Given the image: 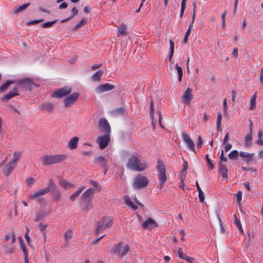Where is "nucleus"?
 <instances>
[{"label": "nucleus", "instance_id": "5", "mask_svg": "<svg viewBox=\"0 0 263 263\" xmlns=\"http://www.w3.org/2000/svg\"><path fill=\"white\" fill-rule=\"evenodd\" d=\"M149 183L148 178L140 174L136 176L133 182V187L136 190L146 187Z\"/></svg>", "mask_w": 263, "mask_h": 263}, {"label": "nucleus", "instance_id": "34", "mask_svg": "<svg viewBox=\"0 0 263 263\" xmlns=\"http://www.w3.org/2000/svg\"><path fill=\"white\" fill-rule=\"evenodd\" d=\"M169 43H170V53L169 55L168 60L170 62H171L173 54H174V43L172 40H170Z\"/></svg>", "mask_w": 263, "mask_h": 263}, {"label": "nucleus", "instance_id": "27", "mask_svg": "<svg viewBox=\"0 0 263 263\" xmlns=\"http://www.w3.org/2000/svg\"><path fill=\"white\" fill-rule=\"evenodd\" d=\"M43 163L44 164L54 163V155H46L43 157Z\"/></svg>", "mask_w": 263, "mask_h": 263}, {"label": "nucleus", "instance_id": "7", "mask_svg": "<svg viewBox=\"0 0 263 263\" xmlns=\"http://www.w3.org/2000/svg\"><path fill=\"white\" fill-rule=\"evenodd\" d=\"M71 91L72 89L71 87H64L54 91L52 95V97L57 98H61L69 94Z\"/></svg>", "mask_w": 263, "mask_h": 263}, {"label": "nucleus", "instance_id": "2", "mask_svg": "<svg viewBox=\"0 0 263 263\" xmlns=\"http://www.w3.org/2000/svg\"><path fill=\"white\" fill-rule=\"evenodd\" d=\"M129 250V246L121 242L117 245H115L111 252L118 257H123L127 254Z\"/></svg>", "mask_w": 263, "mask_h": 263}, {"label": "nucleus", "instance_id": "43", "mask_svg": "<svg viewBox=\"0 0 263 263\" xmlns=\"http://www.w3.org/2000/svg\"><path fill=\"white\" fill-rule=\"evenodd\" d=\"M53 195H54L53 200L55 201H58L60 200L61 196H62V193L60 190H57L53 193H52Z\"/></svg>", "mask_w": 263, "mask_h": 263}, {"label": "nucleus", "instance_id": "18", "mask_svg": "<svg viewBox=\"0 0 263 263\" xmlns=\"http://www.w3.org/2000/svg\"><path fill=\"white\" fill-rule=\"evenodd\" d=\"M54 105L52 103L47 102L41 104L39 106V108L44 111H47L48 112H52L54 110Z\"/></svg>", "mask_w": 263, "mask_h": 263}, {"label": "nucleus", "instance_id": "16", "mask_svg": "<svg viewBox=\"0 0 263 263\" xmlns=\"http://www.w3.org/2000/svg\"><path fill=\"white\" fill-rule=\"evenodd\" d=\"M50 211H46L44 210H41L36 212L34 221L38 222L45 218L47 215L50 214Z\"/></svg>", "mask_w": 263, "mask_h": 263}, {"label": "nucleus", "instance_id": "48", "mask_svg": "<svg viewBox=\"0 0 263 263\" xmlns=\"http://www.w3.org/2000/svg\"><path fill=\"white\" fill-rule=\"evenodd\" d=\"M186 0H182L181 3L180 16L182 17L185 9Z\"/></svg>", "mask_w": 263, "mask_h": 263}, {"label": "nucleus", "instance_id": "49", "mask_svg": "<svg viewBox=\"0 0 263 263\" xmlns=\"http://www.w3.org/2000/svg\"><path fill=\"white\" fill-rule=\"evenodd\" d=\"M242 168L246 172L254 173L256 172V170L253 168L252 167L244 166L242 167Z\"/></svg>", "mask_w": 263, "mask_h": 263}, {"label": "nucleus", "instance_id": "31", "mask_svg": "<svg viewBox=\"0 0 263 263\" xmlns=\"http://www.w3.org/2000/svg\"><path fill=\"white\" fill-rule=\"evenodd\" d=\"M60 184L64 189H67L70 187H72L74 186V185L66 181V180H64L63 179H61L60 180Z\"/></svg>", "mask_w": 263, "mask_h": 263}, {"label": "nucleus", "instance_id": "21", "mask_svg": "<svg viewBox=\"0 0 263 263\" xmlns=\"http://www.w3.org/2000/svg\"><path fill=\"white\" fill-rule=\"evenodd\" d=\"M79 141V139L78 137H72L71 139H70V140L68 142V146L69 148L70 149H76L78 146Z\"/></svg>", "mask_w": 263, "mask_h": 263}, {"label": "nucleus", "instance_id": "63", "mask_svg": "<svg viewBox=\"0 0 263 263\" xmlns=\"http://www.w3.org/2000/svg\"><path fill=\"white\" fill-rule=\"evenodd\" d=\"M203 143V141L202 140V138L201 136H198V141L197 142V146L198 147H201L202 146V144Z\"/></svg>", "mask_w": 263, "mask_h": 263}, {"label": "nucleus", "instance_id": "13", "mask_svg": "<svg viewBox=\"0 0 263 263\" xmlns=\"http://www.w3.org/2000/svg\"><path fill=\"white\" fill-rule=\"evenodd\" d=\"M182 137L184 142L187 145L189 148L195 152V145L191 137L186 133H182Z\"/></svg>", "mask_w": 263, "mask_h": 263}, {"label": "nucleus", "instance_id": "17", "mask_svg": "<svg viewBox=\"0 0 263 263\" xmlns=\"http://www.w3.org/2000/svg\"><path fill=\"white\" fill-rule=\"evenodd\" d=\"M114 88V86L108 83H105L99 85L97 88V91L102 93L105 91H109Z\"/></svg>", "mask_w": 263, "mask_h": 263}, {"label": "nucleus", "instance_id": "59", "mask_svg": "<svg viewBox=\"0 0 263 263\" xmlns=\"http://www.w3.org/2000/svg\"><path fill=\"white\" fill-rule=\"evenodd\" d=\"M183 259H185L189 263H194L195 260V258L193 257L188 256L186 255L184 256Z\"/></svg>", "mask_w": 263, "mask_h": 263}, {"label": "nucleus", "instance_id": "11", "mask_svg": "<svg viewBox=\"0 0 263 263\" xmlns=\"http://www.w3.org/2000/svg\"><path fill=\"white\" fill-rule=\"evenodd\" d=\"M81 209L84 212L90 211L93 208V204L90 200L80 199Z\"/></svg>", "mask_w": 263, "mask_h": 263}, {"label": "nucleus", "instance_id": "14", "mask_svg": "<svg viewBox=\"0 0 263 263\" xmlns=\"http://www.w3.org/2000/svg\"><path fill=\"white\" fill-rule=\"evenodd\" d=\"M158 226L157 222L152 218H148L142 224L143 229H148L150 228L157 227Z\"/></svg>", "mask_w": 263, "mask_h": 263}, {"label": "nucleus", "instance_id": "36", "mask_svg": "<svg viewBox=\"0 0 263 263\" xmlns=\"http://www.w3.org/2000/svg\"><path fill=\"white\" fill-rule=\"evenodd\" d=\"M256 93L254 94L250 100V110H253L255 108V105H256Z\"/></svg>", "mask_w": 263, "mask_h": 263}, {"label": "nucleus", "instance_id": "38", "mask_svg": "<svg viewBox=\"0 0 263 263\" xmlns=\"http://www.w3.org/2000/svg\"><path fill=\"white\" fill-rule=\"evenodd\" d=\"M127 164H141L140 161L138 159L137 156H132L128 161Z\"/></svg>", "mask_w": 263, "mask_h": 263}, {"label": "nucleus", "instance_id": "10", "mask_svg": "<svg viewBox=\"0 0 263 263\" xmlns=\"http://www.w3.org/2000/svg\"><path fill=\"white\" fill-rule=\"evenodd\" d=\"M193 98L194 96L192 94V89L191 88H187L183 93L182 101L186 104H190L191 101L193 99Z\"/></svg>", "mask_w": 263, "mask_h": 263}, {"label": "nucleus", "instance_id": "42", "mask_svg": "<svg viewBox=\"0 0 263 263\" xmlns=\"http://www.w3.org/2000/svg\"><path fill=\"white\" fill-rule=\"evenodd\" d=\"M30 5V3L24 4L20 6H19L17 9L14 10V13H18L25 9H26Z\"/></svg>", "mask_w": 263, "mask_h": 263}, {"label": "nucleus", "instance_id": "9", "mask_svg": "<svg viewBox=\"0 0 263 263\" xmlns=\"http://www.w3.org/2000/svg\"><path fill=\"white\" fill-rule=\"evenodd\" d=\"M97 141L100 148L103 149L108 145L110 141V136L107 134L103 136H100L98 137Z\"/></svg>", "mask_w": 263, "mask_h": 263}, {"label": "nucleus", "instance_id": "8", "mask_svg": "<svg viewBox=\"0 0 263 263\" xmlns=\"http://www.w3.org/2000/svg\"><path fill=\"white\" fill-rule=\"evenodd\" d=\"M79 95V93L74 92L66 97L64 99L65 107L66 108L70 107L74 103V102L78 99Z\"/></svg>", "mask_w": 263, "mask_h": 263}, {"label": "nucleus", "instance_id": "58", "mask_svg": "<svg viewBox=\"0 0 263 263\" xmlns=\"http://www.w3.org/2000/svg\"><path fill=\"white\" fill-rule=\"evenodd\" d=\"M5 251L7 254H11L13 251V248L11 246L6 245L5 246Z\"/></svg>", "mask_w": 263, "mask_h": 263}, {"label": "nucleus", "instance_id": "33", "mask_svg": "<svg viewBox=\"0 0 263 263\" xmlns=\"http://www.w3.org/2000/svg\"><path fill=\"white\" fill-rule=\"evenodd\" d=\"M239 153L237 150H233L231 151L228 155V157L230 159L236 160L237 159Z\"/></svg>", "mask_w": 263, "mask_h": 263}, {"label": "nucleus", "instance_id": "28", "mask_svg": "<svg viewBox=\"0 0 263 263\" xmlns=\"http://www.w3.org/2000/svg\"><path fill=\"white\" fill-rule=\"evenodd\" d=\"M218 171L223 179L228 178V170L226 165H219Z\"/></svg>", "mask_w": 263, "mask_h": 263}, {"label": "nucleus", "instance_id": "39", "mask_svg": "<svg viewBox=\"0 0 263 263\" xmlns=\"http://www.w3.org/2000/svg\"><path fill=\"white\" fill-rule=\"evenodd\" d=\"M175 68L178 72V80L179 82H181L182 80V74H183L182 68L180 66H179L177 64H176Z\"/></svg>", "mask_w": 263, "mask_h": 263}, {"label": "nucleus", "instance_id": "60", "mask_svg": "<svg viewBox=\"0 0 263 263\" xmlns=\"http://www.w3.org/2000/svg\"><path fill=\"white\" fill-rule=\"evenodd\" d=\"M104 236L105 235L96 238L95 240L92 241L91 244L92 245H97L100 242V241L104 237Z\"/></svg>", "mask_w": 263, "mask_h": 263}, {"label": "nucleus", "instance_id": "47", "mask_svg": "<svg viewBox=\"0 0 263 263\" xmlns=\"http://www.w3.org/2000/svg\"><path fill=\"white\" fill-rule=\"evenodd\" d=\"M72 236V233L71 231H67L64 234V239L67 241H68L69 239H71Z\"/></svg>", "mask_w": 263, "mask_h": 263}, {"label": "nucleus", "instance_id": "37", "mask_svg": "<svg viewBox=\"0 0 263 263\" xmlns=\"http://www.w3.org/2000/svg\"><path fill=\"white\" fill-rule=\"evenodd\" d=\"M10 239H11V243L13 244L15 242V235L14 232H12L10 235L7 234L5 237V240L6 241L9 240Z\"/></svg>", "mask_w": 263, "mask_h": 263}, {"label": "nucleus", "instance_id": "23", "mask_svg": "<svg viewBox=\"0 0 263 263\" xmlns=\"http://www.w3.org/2000/svg\"><path fill=\"white\" fill-rule=\"evenodd\" d=\"M253 136L252 134L248 133L245 137L244 145L246 147H250L252 145Z\"/></svg>", "mask_w": 263, "mask_h": 263}, {"label": "nucleus", "instance_id": "64", "mask_svg": "<svg viewBox=\"0 0 263 263\" xmlns=\"http://www.w3.org/2000/svg\"><path fill=\"white\" fill-rule=\"evenodd\" d=\"M232 144L229 143H226L224 147V151L227 152L232 148Z\"/></svg>", "mask_w": 263, "mask_h": 263}, {"label": "nucleus", "instance_id": "61", "mask_svg": "<svg viewBox=\"0 0 263 263\" xmlns=\"http://www.w3.org/2000/svg\"><path fill=\"white\" fill-rule=\"evenodd\" d=\"M177 253H178V257L180 258H183V257H184V256L185 255H184L183 252H182V248H179L178 249V250L177 251Z\"/></svg>", "mask_w": 263, "mask_h": 263}, {"label": "nucleus", "instance_id": "26", "mask_svg": "<svg viewBox=\"0 0 263 263\" xmlns=\"http://www.w3.org/2000/svg\"><path fill=\"white\" fill-rule=\"evenodd\" d=\"M67 159V156L64 154L54 155V163H61Z\"/></svg>", "mask_w": 263, "mask_h": 263}, {"label": "nucleus", "instance_id": "22", "mask_svg": "<svg viewBox=\"0 0 263 263\" xmlns=\"http://www.w3.org/2000/svg\"><path fill=\"white\" fill-rule=\"evenodd\" d=\"M254 155V153H249L242 151H240L239 154V157L243 158L247 162H249L252 159Z\"/></svg>", "mask_w": 263, "mask_h": 263}, {"label": "nucleus", "instance_id": "53", "mask_svg": "<svg viewBox=\"0 0 263 263\" xmlns=\"http://www.w3.org/2000/svg\"><path fill=\"white\" fill-rule=\"evenodd\" d=\"M89 184L91 185H92L94 187H95L97 190H99V191L101 190L100 187H99V184L97 183V182L93 180H90L89 181Z\"/></svg>", "mask_w": 263, "mask_h": 263}, {"label": "nucleus", "instance_id": "51", "mask_svg": "<svg viewBox=\"0 0 263 263\" xmlns=\"http://www.w3.org/2000/svg\"><path fill=\"white\" fill-rule=\"evenodd\" d=\"M37 200V202L38 203L41 205H46V201L44 198H41L40 196L37 197L36 199H35Z\"/></svg>", "mask_w": 263, "mask_h": 263}, {"label": "nucleus", "instance_id": "41", "mask_svg": "<svg viewBox=\"0 0 263 263\" xmlns=\"http://www.w3.org/2000/svg\"><path fill=\"white\" fill-rule=\"evenodd\" d=\"M126 26L125 25H122L121 26L118 30V33H117V36H120L122 35H126L127 33L126 31Z\"/></svg>", "mask_w": 263, "mask_h": 263}, {"label": "nucleus", "instance_id": "46", "mask_svg": "<svg viewBox=\"0 0 263 263\" xmlns=\"http://www.w3.org/2000/svg\"><path fill=\"white\" fill-rule=\"evenodd\" d=\"M57 20H54L53 21H50L46 22L42 25V27L43 28H49L51 27L53 25H54Z\"/></svg>", "mask_w": 263, "mask_h": 263}, {"label": "nucleus", "instance_id": "3", "mask_svg": "<svg viewBox=\"0 0 263 263\" xmlns=\"http://www.w3.org/2000/svg\"><path fill=\"white\" fill-rule=\"evenodd\" d=\"M112 219L110 217H105L101 219V220L97 222L95 229L96 235L111 227L112 225Z\"/></svg>", "mask_w": 263, "mask_h": 263}, {"label": "nucleus", "instance_id": "50", "mask_svg": "<svg viewBox=\"0 0 263 263\" xmlns=\"http://www.w3.org/2000/svg\"><path fill=\"white\" fill-rule=\"evenodd\" d=\"M198 192V196L199 201L200 202L203 203L204 201V194L202 191H200Z\"/></svg>", "mask_w": 263, "mask_h": 263}, {"label": "nucleus", "instance_id": "52", "mask_svg": "<svg viewBox=\"0 0 263 263\" xmlns=\"http://www.w3.org/2000/svg\"><path fill=\"white\" fill-rule=\"evenodd\" d=\"M227 15V11L225 10L223 13L221 15V18H222V25H221V27H222L223 28H225V22H226V20H225V18H226V16Z\"/></svg>", "mask_w": 263, "mask_h": 263}, {"label": "nucleus", "instance_id": "30", "mask_svg": "<svg viewBox=\"0 0 263 263\" xmlns=\"http://www.w3.org/2000/svg\"><path fill=\"white\" fill-rule=\"evenodd\" d=\"M129 169L134 171H142L146 168V165H127Z\"/></svg>", "mask_w": 263, "mask_h": 263}, {"label": "nucleus", "instance_id": "29", "mask_svg": "<svg viewBox=\"0 0 263 263\" xmlns=\"http://www.w3.org/2000/svg\"><path fill=\"white\" fill-rule=\"evenodd\" d=\"M38 226L41 232L43 234V237L45 240L46 238L47 228L48 227V224L41 222L38 224Z\"/></svg>", "mask_w": 263, "mask_h": 263}, {"label": "nucleus", "instance_id": "15", "mask_svg": "<svg viewBox=\"0 0 263 263\" xmlns=\"http://www.w3.org/2000/svg\"><path fill=\"white\" fill-rule=\"evenodd\" d=\"M95 192V189L89 188L84 192L80 197L81 200H90L92 199Z\"/></svg>", "mask_w": 263, "mask_h": 263}, {"label": "nucleus", "instance_id": "12", "mask_svg": "<svg viewBox=\"0 0 263 263\" xmlns=\"http://www.w3.org/2000/svg\"><path fill=\"white\" fill-rule=\"evenodd\" d=\"M99 126L100 128L105 134H109L110 127L107 120L104 118L101 119L99 122Z\"/></svg>", "mask_w": 263, "mask_h": 263}, {"label": "nucleus", "instance_id": "56", "mask_svg": "<svg viewBox=\"0 0 263 263\" xmlns=\"http://www.w3.org/2000/svg\"><path fill=\"white\" fill-rule=\"evenodd\" d=\"M35 181L33 178H30L26 180V183L29 187H31L32 185L34 183Z\"/></svg>", "mask_w": 263, "mask_h": 263}, {"label": "nucleus", "instance_id": "35", "mask_svg": "<svg viewBox=\"0 0 263 263\" xmlns=\"http://www.w3.org/2000/svg\"><path fill=\"white\" fill-rule=\"evenodd\" d=\"M104 72L103 70H99L96 72L92 76V79L95 81H99L100 80V78L103 75Z\"/></svg>", "mask_w": 263, "mask_h": 263}, {"label": "nucleus", "instance_id": "6", "mask_svg": "<svg viewBox=\"0 0 263 263\" xmlns=\"http://www.w3.org/2000/svg\"><path fill=\"white\" fill-rule=\"evenodd\" d=\"M17 85L18 88L25 90H31L32 86H37L35 83L32 82L29 79H24L23 80H18L17 81Z\"/></svg>", "mask_w": 263, "mask_h": 263}, {"label": "nucleus", "instance_id": "24", "mask_svg": "<svg viewBox=\"0 0 263 263\" xmlns=\"http://www.w3.org/2000/svg\"><path fill=\"white\" fill-rule=\"evenodd\" d=\"M14 168L13 165H0V169L2 171L4 175L8 176Z\"/></svg>", "mask_w": 263, "mask_h": 263}, {"label": "nucleus", "instance_id": "40", "mask_svg": "<svg viewBox=\"0 0 263 263\" xmlns=\"http://www.w3.org/2000/svg\"><path fill=\"white\" fill-rule=\"evenodd\" d=\"M87 21L86 18L82 19L73 29V31H76L78 28L83 27L87 24Z\"/></svg>", "mask_w": 263, "mask_h": 263}, {"label": "nucleus", "instance_id": "55", "mask_svg": "<svg viewBox=\"0 0 263 263\" xmlns=\"http://www.w3.org/2000/svg\"><path fill=\"white\" fill-rule=\"evenodd\" d=\"M124 200H125V203L128 206H132V204H133V202H132V201L130 200L129 197L128 196H125L124 197Z\"/></svg>", "mask_w": 263, "mask_h": 263}, {"label": "nucleus", "instance_id": "19", "mask_svg": "<svg viewBox=\"0 0 263 263\" xmlns=\"http://www.w3.org/2000/svg\"><path fill=\"white\" fill-rule=\"evenodd\" d=\"M18 95L19 93L18 92V89L16 87H15L11 91H9L7 94L4 96L3 98V100H8L13 97Z\"/></svg>", "mask_w": 263, "mask_h": 263}, {"label": "nucleus", "instance_id": "20", "mask_svg": "<svg viewBox=\"0 0 263 263\" xmlns=\"http://www.w3.org/2000/svg\"><path fill=\"white\" fill-rule=\"evenodd\" d=\"M19 240L20 241V247L21 249L23 250L24 256V260L25 263H29L28 261V251L25 247V243L23 242L22 238L21 237H19Z\"/></svg>", "mask_w": 263, "mask_h": 263}, {"label": "nucleus", "instance_id": "25", "mask_svg": "<svg viewBox=\"0 0 263 263\" xmlns=\"http://www.w3.org/2000/svg\"><path fill=\"white\" fill-rule=\"evenodd\" d=\"M22 154L20 152H14L13 155L12 160L8 163V164H14L18 162V161L21 159Z\"/></svg>", "mask_w": 263, "mask_h": 263}, {"label": "nucleus", "instance_id": "45", "mask_svg": "<svg viewBox=\"0 0 263 263\" xmlns=\"http://www.w3.org/2000/svg\"><path fill=\"white\" fill-rule=\"evenodd\" d=\"M221 119H222V115L219 112L217 115V129L218 130H221Z\"/></svg>", "mask_w": 263, "mask_h": 263}, {"label": "nucleus", "instance_id": "54", "mask_svg": "<svg viewBox=\"0 0 263 263\" xmlns=\"http://www.w3.org/2000/svg\"><path fill=\"white\" fill-rule=\"evenodd\" d=\"M43 21L44 20L43 19L32 20V21H30L27 22V24L28 25H34V24H36L37 23H39L40 22H43Z\"/></svg>", "mask_w": 263, "mask_h": 263}, {"label": "nucleus", "instance_id": "44", "mask_svg": "<svg viewBox=\"0 0 263 263\" xmlns=\"http://www.w3.org/2000/svg\"><path fill=\"white\" fill-rule=\"evenodd\" d=\"M192 29V28H191V25H189L188 29L187 30V31L185 32V35H184V39L183 40L184 43H187L188 37L189 36V35L191 34Z\"/></svg>", "mask_w": 263, "mask_h": 263}, {"label": "nucleus", "instance_id": "4", "mask_svg": "<svg viewBox=\"0 0 263 263\" xmlns=\"http://www.w3.org/2000/svg\"><path fill=\"white\" fill-rule=\"evenodd\" d=\"M157 170L158 171L157 176L159 181L157 187L161 189L167 180L166 170L165 165H157Z\"/></svg>", "mask_w": 263, "mask_h": 263}, {"label": "nucleus", "instance_id": "62", "mask_svg": "<svg viewBox=\"0 0 263 263\" xmlns=\"http://www.w3.org/2000/svg\"><path fill=\"white\" fill-rule=\"evenodd\" d=\"M234 221H235V224H236L237 227H238L240 226H241L240 221L239 219H237L236 214L234 215Z\"/></svg>", "mask_w": 263, "mask_h": 263}, {"label": "nucleus", "instance_id": "57", "mask_svg": "<svg viewBox=\"0 0 263 263\" xmlns=\"http://www.w3.org/2000/svg\"><path fill=\"white\" fill-rule=\"evenodd\" d=\"M79 195L80 194L76 191L70 196L69 199L72 201H73L79 196Z\"/></svg>", "mask_w": 263, "mask_h": 263}, {"label": "nucleus", "instance_id": "1", "mask_svg": "<svg viewBox=\"0 0 263 263\" xmlns=\"http://www.w3.org/2000/svg\"><path fill=\"white\" fill-rule=\"evenodd\" d=\"M57 186L52 179H50L47 187L35 192L34 193L30 195L29 198L32 200L36 199L37 197L44 195L49 192L53 193L57 191Z\"/></svg>", "mask_w": 263, "mask_h": 263}, {"label": "nucleus", "instance_id": "32", "mask_svg": "<svg viewBox=\"0 0 263 263\" xmlns=\"http://www.w3.org/2000/svg\"><path fill=\"white\" fill-rule=\"evenodd\" d=\"M14 83V81H11V80H8L5 83H4V84H3L1 87H0V93H2L3 92V91H6L8 88L9 87V86L11 85V84H12Z\"/></svg>", "mask_w": 263, "mask_h": 263}]
</instances>
